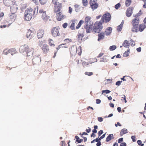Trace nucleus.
<instances>
[{
	"mask_svg": "<svg viewBox=\"0 0 146 146\" xmlns=\"http://www.w3.org/2000/svg\"><path fill=\"white\" fill-rule=\"evenodd\" d=\"M85 74L86 75H87L88 76H90L92 75L93 74V73L92 72H86L85 73Z\"/></svg>",
	"mask_w": 146,
	"mask_h": 146,
	"instance_id": "50",
	"label": "nucleus"
},
{
	"mask_svg": "<svg viewBox=\"0 0 146 146\" xmlns=\"http://www.w3.org/2000/svg\"><path fill=\"white\" fill-rule=\"evenodd\" d=\"M126 143L125 142L121 143L120 145V146H126Z\"/></svg>",
	"mask_w": 146,
	"mask_h": 146,
	"instance_id": "61",
	"label": "nucleus"
},
{
	"mask_svg": "<svg viewBox=\"0 0 146 146\" xmlns=\"http://www.w3.org/2000/svg\"><path fill=\"white\" fill-rule=\"evenodd\" d=\"M83 35L82 34H79L78 35V38L80 40H82L83 37Z\"/></svg>",
	"mask_w": 146,
	"mask_h": 146,
	"instance_id": "49",
	"label": "nucleus"
},
{
	"mask_svg": "<svg viewBox=\"0 0 146 146\" xmlns=\"http://www.w3.org/2000/svg\"><path fill=\"white\" fill-rule=\"evenodd\" d=\"M46 44L45 43V42L44 40H41L40 41L38 42V45L40 47H42V46H43L44 45H46Z\"/></svg>",
	"mask_w": 146,
	"mask_h": 146,
	"instance_id": "28",
	"label": "nucleus"
},
{
	"mask_svg": "<svg viewBox=\"0 0 146 146\" xmlns=\"http://www.w3.org/2000/svg\"><path fill=\"white\" fill-rule=\"evenodd\" d=\"M112 30V28L111 27H108L106 29L104 33L107 36L110 35H111Z\"/></svg>",
	"mask_w": 146,
	"mask_h": 146,
	"instance_id": "18",
	"label": "nucleus"
},
{
	"mask_svg": "<svg viewBox=\"0 0 146 146\" xmlns=\"http://www.w3.org/2000/svg\"><path fill=\"white\" fill-rule=\"evenodd\" d=\"M84 21L83 20H81L79 22L76 27L77 29H78L81 26V25L83 23Z\"/></svg>",
	"mask_w": 146,
	"mask_h": 146,
	"instance_id": "32",
	"label": "nucleus"
},
{
	"mask_svg": "<svg viewBox=\"0 0 146 146\" xmlns=\"http://www.w3.org/2000/svg\"><path fill=\"white\" fill-rule=\"evenodd\" d=\"M83 5L85 6L87 5L88 1L87 0H82Z\"/></svg>",
	"mask_w": 146,
	"mask_h": 146,
	"instance_id": "42",
	"label": "nucleus"
},
{
	"mask_svg": "<svg viewBox=\"0 0 146 146\" xmlns=\"http://www.w3.org/2000/svg\"><path fill=\"white\" fill-rule=\"evenodd\" d=\"M10 23H11L12 22L15 21L16 18V15L15 13H11L10 15Z\"/></svg>",
	"mask_w": 146,
	"mask_h": 146,
	"instance_id": "12",
	"label": "nucleus"
},
{
	"mask_svg": "<svg viewBox=\"0 0 146 146\" xmlns=\"http://www.w3.org/2000/svg\"><path fill=\"white\" fill-rule=\"evenodd\" d=\"M38 7H36L33 11L31 7L26 9L25 12L24 19L26 21H29L32 19L33 15H36L38 13Z\"/></svg>",
	"mask_w": 146,
	"mask_h": 146,
	"instance_id": "1",
	"label": "nucleus"
},
{
	"mask_svg": "<svg viewBox=\"0 0 146 146\" xmlns=\"http://www.w3.org/2000/svg\"><path fill=\"white\" fill-rule=\"evenodd\" d=\"M44 33V31L43 30L40 29L38 31L37 36L38 38H42L43 36Z\"/></svg>",
	"mask_w": 146,
	"mask_h": 146,
	"instance_id": "11",
	"label": "nucleus"
},
{
	"mask_svg": "<svg viewBox=\"0 0 146 146\" xmlns=\"http://www.w3.org/2000/svg\"><path fill=\"white\" fill-rule=\"evenodd\" d=\"M102 23L100 21H97L94 24L93 31L95 33H98L102 29Z\"/></svg>",
	"mask_w": 146,
	"mask_h": 146,
	"instance_id": "4",
	"label": "nucleus"
},
{
	"mask_svg": "<svg viewBox=\"0 0 146 146\" xmlns=\"http://www.w3.org/2000/svg\"><path fill=\"white\" fill-rule=\"evenodd\" d=\"M101 60L100 61V62H106L108 61V57L107 56H104L103 58L101 59Z\"/></svg>",
	"mask_w": 146,
	"mask_h": 146,
	"instance_id": "31",
	"label": "nucleus"
},
{
	"mask_svg": "<svg viewBox=\"0 0 146 146\" xmlns=\"http://www.w3.org/2000/svg\"><path fill=\"white\" fill-rule=\"evenodd\" d=\"M66 17V16L62 14L61 12H59L56 14V19L58 21H60L64 19Z\"/></svg>",
	"mask_w": 146,
	"mask_h": 146,
	"instance_id": "9",
	"label": "nucleus"
},
{
	"mask_svg": "<svg viewBox=\"0 0 146 146\" xmlns=\"http://www.w3.org/2000/svg\"><path fill=\"white\" fill-rule=\"evenodd\" d=\"M91 131V129L89 127L88 128V129H87L86 130V131H87L88 133L90 132Z\"/></svg>",
	"mask_w": 146,
	"mask_h": 146,
	"instance_id": "63",
	"label": "nucleus"
},
{
	"mask_svg": "<svg viewBox=\"0 0 146 146\" xmlns=\"http://www.w3.org/2000/svg\"><path fill=\"white\" fill-rule=\"evenodd\" d=\"M131 138L133 140V141L135 142L136 141V140L135 139V137L133 136H132L131 137Z\"/></svg>",
	"mask_w": 146,
	"mask_h": 146,
	"instance_id": "60",
	"label": "nucleus"
},
{
	"mask_svg": "<svg viewBox=\"0 0 146 146\" xmlns=\"http://www.w3.org/2000/svg\"><path fill=\"white\" fill-rule=\"evenodd\" d=\"M122 98H123L124 100H125V102L126 103L127 102V101L126 100V97L125 95H122Z\"/></svg>",
	"mask_w": 146,
	"mask_h": 146,
	"instance_id": "55",
	"label": "nucleus"
},
{
	"mask_svg": "<svg viewBox=\"0 0 146 146\" xmlns=\"http://www.w3.org/2000/svg\"><path fill=\"white\" fill-rule=\"evenodd\" d=\"M146 27V25L145 24L141 25L139 28V31L141 32Z\"/></svg>",
	"mask_w": 146,
	"mask_h": 146,
	"instance_id": "26",
	"label": "nucleus"
},
{
	"mask_svg": "<svg viewBox=\"0 0 146 146\" xmlns=\"http://www.w3.org/2000/svg\"><path fill=\"white\" fill-rule=\"evenodd\" d=\"M90 6L92 9L94 10L96 9L98 7V5L96 3L93 4V5H90Z\"/></svg>",
	"mask_w": 146,
	"mask_h": 146,
	"instance_id": "36",
	"label": "nucleus"
},
{
	"mask_svg": "<svg viewBox=\"0 0 146 146\" xmlns=\"http://www.w3.org/2000/svg\"><path fill=\"white\" fill-rule=\"evenodd\" d=\"M91 17L89 16H87L85 18V23L86 24V25L85 28L86 30V32L89 33L90 32L91 27L90 26L92 25L93 22L90 21Z\"/></svg>",
	"mask_w": 146,
	"mask_h": 146,
	"instance_id": "3",
	"label": "nucleus"
},
{
	"mask_svg": "<svg viewBox=\"0 0 146 146\" xmlns=\"http://www.w3.org/2000/svg\"><path fill=\"white\" fill-rule=\"evenodd\" d=\"M96 3V0H90V5H93Z\"/></svg>",
	"mask_w": 146,
	"mask_h": 146,
	"instance_id": "43",
	"label": "nucleus"
},
{
	"mask_svg": "<svg viewBox=\"0 0 146 146\" xmlns=\"http://www.w3.org/2000/svg\"><path fill=\"white\" fill-rule=\"evenodd\" d=\"M133 7H129L128 8L126 11V15L127 17H130L133 13Z\"/></svg>",
	"mask_w": 146,
	"mask_h": 146,
	"instance_id": "13",
	"label": "nucleus"
},
{
	"mask_svg": "<svg viewBox=\"0 0 146 146\" xmlns=\"http://www.w3.org/2000/svg\"><path fill=\"white\" fill-rule=\"evenodd\" d=\"M39 13L40 14H42V18L43 21L44 22H47L50 18V17L46 13V11L42 9H40L39 11Z\"/></svg>",
	"mask_w": 146,
	"mask_h": 146,
	"instance_id": "5",
	"label": "nucleus"
},
{
	"mask_svg": "<svg viewBox=\"0 0 146 146\" xmlns=\"http://www.w3.org/2000/svg\"><path fill=\"white\" fill-rule=\"evenodd\" d=\"M61 4H58L57 5L54 6V11L55 12H56L58 13L60 11V8L61 7Z\"/></svg>",
	"mask_w": 146,
	"mask_h": 146,
	"instance_id": "15",
	"label": "nucleus"
},
{
	"mask_svg": "<svg viewBox=\"0 0 146 146\" xmlns=\"http://www.w3.org/2000/svg\"><path fill=\"white\" fill-rule=\"evenodd\" d=\"M18 9L17 5L16 4H15L11 7V13H15Z\"/></svg>",
	"mask_w": 146,
	"mask_h": 146,
	"instance_id": "10",
	"label": "nucleus"
},
{
	"mask_svg": "<svg viewBox=\"0 0 146 146\" xmlns=\"http://www.w3.org/2000/svg\"><path fill=\"white\" fill-rule=\"evenodd\" d=\"M130 52V49H128L123 54V56L124 57H127L128 56Z\"/></svg>",
	"mask_w": 146,
	"mask_h": 146,
	"instance_id": "30",
	"label": "nucleus"
},
{
	"mask_svg": "<svg viewBox=\"0 0 146 146\" xmlns=\"http://www.w3.org/2000/svg\"><path fill=\"white\" fill-rule=\"evenodd\" d=\"M131 31L134 32H137L139 31L138 25H132Z\"/></svg>",
	"mask_w": 146,
	"mask_h": 146,
	"instance_id": "21",
	"label": "nucleus"
},
{
	"mask_svg": "<svg viewBox=\"0 0 146 146\" xmlns=\"http://www.w3.org/2000/svg\"><path fill=\"white\" fill-rule=\"evenodd\" d=\"M40 57L39 55L37 56H35L33 60V62H35L36 63L40 62Z\"/></svg>",
	"mask_w": 146,
	"mask_h": 146,
	"instance_id": "20",
	"label": "nucleus"
},
{
	"mask_svg": "<svg viewBox=\"0 0 146 146\" xmlns=\"http://www.w3.org/2000/svg\"><path fill=\"white\" fill-rule=\"evenodd\" d=\"M123 141V138L119 139L118 141V142L119 143H120L122 142Z\"/></svg>",
	"mask_w": 146,
	"mask_h": 146,
	"instance_id": "57",
	"label": "nucleus"
},
{
	"mask_svg": "<svg viewBox=\"0 0 146 146\" xmlns=\"http://www.w3.org/2000/svg\"><path fill=\"white\" fill-rule=\"evenodd\" d=\"M131 41L132 42L131 44V45L132 46H134L135 45V43L133 42V40L131 39Z\"/></svg>",
	"mask_w": 146,
	"mask_h": 146,
	"instance_id": "58",
	"label": "nucleus"
},
{
	"mask_svg": "<svg viewBox=\"0 0 146 146\" xmlns=\"http://www.w3.org/2000/svg\"><path fill=\"white\" fill-rule=\"evenodd\" d=\"M120 6V5L119 3H118L115 6V8L117 9Z\"/></svg>",
	"mask_w": 146,
	"mask_h": 146,
	"instance_id": "56",
	"label": "nucleus"
},
{
	"mask_svg": "<svg viewBox=\"0 0 146 146\" xmlns=\"http://www.w3.org/2000/svg\"><path fill=\"white\" fill-rule=\"evenodd\" d=\"M68 24L67 23H65L62 25V27L64 29L66 28L67 27Z\"/></svg>",
	"mask_w": 146,
	"mask_h": 146,
	"instance_id": "48",
	"label": "nucleus"
},
{
	"mask_svg": "<svg viewBox=\"0 0 146 146\" xmlns=\"http://www.w3.org/2000/svg\"><path fill=\"white\" fill-rule=\"evenodd\" d=\"M72 11V9L70 7H69V12L71 14Z\"/></svg>",
	"mask_w": 146,
	"mask_h": 146,
	"instance_id": "59",
	"label": "nucleus"
},
{
	"mask_svg": "<svg viewBox=\"0 0 146 146\" xmlns=\"http://www.w3.org/2000/svg\"><path fill=\"white\" fill-rule=\"evenodd\" d=\"M26 37L30 40L33 37V33L31 30H29L26 33Z\"/></svg>",
	"mask_w": 146,
	"mask_h": 146,
	"instance_id": "14",
	"label": "nucleus"
},
{
	"mask_svg": "<svg viewBox=\"0 0 146 146\" xmlns=\"http://www.w3.org/2000/svg\"><path fill=\"white\" fill-rule=\"evenodd\" d=\"M101 143L100 142V141L98 142L96 144V145L97 146H100L101 145Z\"/></svg>",
	"mask_w": 146,
	"mask_h": 146,
	"instance_id": "64",
	"label": "nucleus"
},
{
	"mask_svg": "<svg viewBox=\"0 0 146 146\" xmlns=\"http://www.w3.org/2000/svg\"><path fill=\"white\" fill-rule=\"evenodd\" d=\"M51 32L52 35L54 37L59 36L60 35L59 29L58 27H53L51 29Z\"/></svg>",
	"mask_w": 146,
	"mask_h": 146,
	"instance_id": "6",
	"label": "nucleus"
},
{
	"mask_svg": "<svg viewBox=\"0 0 146 146\" xmlns=\"http://www.w3.org/2000/svg\"><path fill=\"white\" fill-rule=\"evenodd\" d=\"M123 23V22L122 21L121 24L118 26L117 30L118 31H120L122 30Z\"/></svg>",
	"mask_w": 146,
	"mask_h": 146,
	"instance_id": "27",
	"label": "nucleus"
},
{
	"mask_svg": "<svg viewBox=\"0 0 146 146\" xmlns=\"http://www.w3.org/2000/svg\"><path fill=\"white\" fill-rule=\"evenodd\" d=\"M98 40L99 41L102 39H103L104 37V33L102 32L98 35Z\"/></svg>",
	"mask_w": 146,
	"mask_h": 146,
	"instance_id": "22",
	"label": "nucleus"
},
{
	"mask_svg": "<svg viewBox=\"0 0 146 146\" xmlns=\"http://www.w3.org/2000/svg\"><path fill=\"white\" fill-rule=\"evenodd\" d=\"M75 10L76 12H78L80 11V9L81 7L80 6L77 4L74 5Z\"/></svg>",
	"mask_w": 146,
	"mask_h": 146,
	"instance_id": "24",
	"label": "nucleus"
},
{
	"mask_svg": "<svg viewBox=\"0 0 146 146\" xmlns=\"http://www.w3.org/2000/svg\"><path fill=\"white\" fill-rule=\"evenodd\" d=\"M101 102V100L99 99H97L96 100V103L97 104H99Z\"/></svg>",
	"mask_w": 146,
	"mask_h": 146,
	"instance_id": "62",
	"label": "nucleus"
},
{
	"mask_svg": "<svg viewBox=\"0 0 146 146\" xmlns=\"http://www.w3.org/2000/svg\"><path fill=\"white\" fill-rule=\"evenodd\" d=\"M111 91L108 90H103L102 91V94H103L104 93L106 94H108L110 93Z\"/></svg>",
	"mask_w": 146,
	"mask_h": 146,
	"instance_id": "41",
	"label": "nucleus"
},
{
	"mask_svg": "<svg viewBox=\"0 0 146 146\" xmlns=\"http://www.w3.org/2000/svg\"><path fill=\"white\" fill-rule=\"evenodd\" d=\"M103 133V131L102 130H100L98 133V134L99 136H100Z\"/></svg>",
	"mask_w": 146,
	"mask_h": 146,
	"instance_id": "53",
	"label": "nucleus"
},
{
	"mask_svg": "<svg viewBox=\"0 0 146 146\" xmlns=\"http://www.w3.org/2000/svg\"><path fill=\"white\" fill-rule=\"evenodd\" d=\"M48 41L49 44L50 46H54V44L53 43V40L51 39H49Z\"/></svg>",
	"mask_w": 146,
	"mask_h": 146,
	"instance_id": "39",
	"label": "nucleus"
},
{
	"mask_svg": "<svg viewBox=\"0 0 146 146\" xmlns=\"http://www.w3.org/2000/svg\"><path fill=\"white\" fill-rule=\"evenodd\" d=\"M89 64L88 62H82V65L84 66H86L88 65Z\"/></svg>",
	"mask_w": 146,
	"mask_h": 146,
	"instance_id": "52",
	"label": "nucleus"
},
{
	"mask_svg": "<svg viewBox=\"0 0 146 146\" xmlns=\"http://www.w3.org/2000/svg\"><path fill=\"white\" fill-rule=\"evenodd\" d=\"M52 2L53 4H54V5H56L58 4H60L57 1V0H53Z\"/></svg>",
	"mask_w": 146,
	"mask_h": 146,
	"instance_id": "46",
	"label": "nucleus"
},
{
	"mask_svg": "<svg viewBox=\"0 0 146 146\" xmlns=\"http://www.w3.org/2000/svg\"><path fill=\"white\" fill-rule=\"evenodd\" d=\"M41 48L44 53H48L49 50L48 47L46 44L44 45V46H42Z\"/></svg>",
	"mask_w": 146,
	"mask_h": 146,
	"instance_id": "19",
	"label": "nucleus"
},
{
	"mask_svg": "<svg viewBox=\"0 0 146 146\" xmlns=\"http://www.w3.org/2000/svg\"><path fill=\"white\" fill-rule=\"evenodd\" d=\"M72 41L71 39L69 38H66L64 40V42H65V43L64 44H62L60 45L57 48V49H59L61 47H63V46L66 45L64 47L65 48H68L69 46V44L70 42H71Z\"/></svg>",
	"mask_w": 146,
	"mask_h": 146,
	"instance_id": "8",
	"label": "nucleus"
},
{
	"mask_svg": "<svg viewBox=\"0 0 146 146\" xmlns=\"http://www.w3.org/2000/svg\"><path fill=\"white\" fill-rule=\"evenodd\" d=\"M98 120L100 122H101L103 121V118L102 117H99L98 118Z\"/></svg>",
	"mask_w": 146,
	"mask_h": 146,
	"instance_id": "54",
	"label": "nucleus"
},
{
	"mask_svg": "<svg viewBox=\"0 0 146 146\" xmlns=\"http://www.w3.org/2000/svg\"><path fill=\"white\" fill-rule=\"evenodd\" d=\"M77 48L76 47L75 45H73L72 46L71 48V51H70V52L74 54H75L77 52Z\"/></svg>",
	"mask_w": 146,
	"mask_h": 146,
	"instance_id": "23",
	"label": "nucleus"
},
{
	"mask_svg": "<svg viewBox=\"0 0 146 146\" xmlns=\"http://www.w3.org/2000/svg\"><path fill=\"white\" fill-rule=\"evenodd\" d=\"M122 82V81H118L116 83L115 85L118 86H119L121 85V84Z\"/></svg>",
	"mask_w": 146,
	"mask_h": 146,
	"instance_id": "47",
	"label": "nucleus"
},
{
	"mask_svg": "<svg viewBox=\"0 0 146 146\" xmlns=\"http://www.w3.org/2000/svg\"><path fill=\"white\" fill-rule=\"evenodd\" d=\"M48 0H39L40 3L42 5H44L47 2Z\"/></svg>",
	"mask_w": 146,
	"mask_h": 146,
	"instance_id": "37",
	"label": "nucleus"
},
{
	"mask_svg": "<svg viewBox=\"0 0 146 146\" xmlns=\"http://www.w3.org/2000/svg\"><path fill=\"white\" fill-rule=\"evenodd\" d=\"M123 45L125 47H128L129 45V43L127 40H125L124 41Z\"/></svg>",
	"mask_w": 146,
	"mask_h": 146,
	"instance_id": "29",
	"label": "nucleus"
},
{
	"mask_svg": "<svg viewBox=\"0 0 146 146\" xmlns=\"http://www.w3.org/2000/svg\"><path fill=\"white\" fill-rule=\"evenodd\" d=\"M21 53H26L27 56H32L33 54V49L32 48H29L28 45H24L21 46L19 48Z\"/></svg>",
	"mask_w": 146,
	"mask_h": 146,
	"instance_id": "2",
	"label": "nucleus"
},
{
	"mask_svg": "<svg viewBox=\"0 0 146 146\" xmlns=\"http://www.w3.org/2000/svg\"><path fill=\"white\" fill-rule=\"evenodd\" d=\"M14 0H3V2L6 6H9L12 3H15Z\"/></svg>",
	"mask_w": 146,
	"mask_h": 146,
	"instance_id": "16",
	"label": "nucleus"
},
{
	"mask_svg": "<svg viewBox=\"0 0 146 146\" xmlns=\"http://www.w3.org/2000/svg\"><path fill=\"white\" fill-rule=\"evenodd\" d=\"M127 133V130L126 129H123L121 132H120V134L121 135H122L123 134H125Z\"/></svg>",
	"mask_w": 146,
	"mask_h": 146,
	"instance_id": "33",
	"label": "nucleus"
},
{
	"mask_svg": "<svg viewBox=\"0 0 146 146\" xmlns=\"http://www.w3.org/2000/svg\"><path fill=\"white\" fill-rule=\"evenodd\" d=\"M116 48V46L115 45H113L111 46L110 47V50L111 51L115 50Z\"/></svg>",
	"mask_w": 146,
	"mask_h": 146,
	"instance_id": "40",
	"label": "nucleus"
},
{
	"mask_svg": "<svg viewBox=\"0 0 146 146\" xmlns=\"http://www.w3.org/2000/svg\"><path fill=\"white\" fill-rule=\"evenodd\" d=\"M75 26V23H72L70 26V28L72 30L74 29Z\"/></svg>",
	"mask_w": 146,
	"mask_h": 146,
	"instance_id": "45",
	"label": "nucleus"
},
{
	"mask_svg": "<svg viewBox=\"0 0 146 146\" xmlns=\"http://www.w3.org/2000/svg\"><path fill=\"white\" fill-rule=\"evenodd\" d=\"M11 50H9L7 49H5L3 51V53L5 55H7L9 53H10Z\"/></svg>",
	"mask_w": 146,
	"mask_h": 146,
	"instance_id": "35",
	"label": "nucleus"
},
{
	"mask_svg": "<svg viewBox=\"0 0 146 146\" xmlns=\"http://www.w3.org/2000/svg\"><path fill=\"white\" fill-rule=\"evenodd\" d=\"M32 1L36 5L38 4V0H32Z\"/></svg>",
	"mask_w": 146,
	"mask_h": 146,
	"instance_id": "51",
	"label": "nucleus"
},
{
	"mask_svg": "<svg viewBox=\"0 0 146 146\" xmlns=\"http://www.w3.org/2000/svg\"><path fill=\"white\" fill-rule=\"evenodd\" d=\"M131 0H126L125 4L127 7L129 6L131 3Z\"/></svg>",
	"mask_w": 146,
	"mask_h": 146,
	"instance_id": "34",
	"label": "nucleus"
},
{
	"mask_svg": "<svg viewBox=\"0 0 146 146\" xmlns=\"http://www.w3.org/2000/svg\"><path fill=\"white\" fill-rule=\"evenodd\" d=\"M10 25V24L9 25L8 24L7 25V24L4 25H1L0 26V27H1V28H2L3 27L4 28H5L6 27H9Z\"/></svg>",
	"mask_w": 146,
	"mask_h": 146,
	"instance_id": "44",
	"label": "nucleus"
},
{
	"mask_svg": "<svg viewBox=\"0 0 146 146\" xmlns=\"http://www.w3.org/2000/svg\"><path fill=\"white\" fill-rule=\"evenodd\" d=\"M111 16L109 13H107L104 14L102 17V21L105 23L108 22L111 19Z\"/></svg>",
	"mask_w": 146,
	"mask_h": 146,
	"instance_id": "7",
	"label": "nucleus"
},
{
	"mask_svg": "<svg viewBox=\"0 0 146 146\" xmlns=\"http://www.w3.org/2000/svg\"><path fill=\"white\" fill-rule=\"evenodd\" d=\"M139 19L138 17H135L132 21L131 24L132 25H138L139 23Z\"/></svg>",
	"mask_w": 146,
	"mask_h": 146,
	"instance_id": "17",
	"label": "nucleus"
},
{
	"mask_svg": "<svg viewBox=\"0 0 146 146\" xmlns=\"http://www.w3.org/2000/svg\"><path fill=\"white\" fill-rule=\"evenodd\" d=\"M141 11V10H140L138 13L136 15H133V16L135 17H138L139 16L142 14V13Z\"/></svg>",
	"mask_w": 146,
	"mask_h": 146,
	"instance_id": "38",
	"label": "nucleus"
},
{
	"mask_svg": "<svg viewBox=\"0 0 146 146\" xmlns=\"http://www.w3.org/2000/svg\"><path fill=\"white\" fill-rule=\"evenodd\" d=\"M113 138L114 137H113V134H110L106 138V142H108L111 140L112 139H113Z\"/></svg>",
	"mask_w": 146,
	"mask_h": 146,
	"instance_id": "25",
	"label": "nucleus"
}]
</instances>
